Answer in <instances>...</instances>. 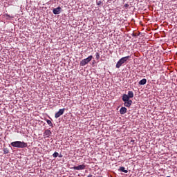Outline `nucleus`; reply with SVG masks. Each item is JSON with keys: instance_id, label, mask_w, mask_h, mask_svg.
<instances>
[{"instance_id": "obj_17", "label": "nucleus", "mask_w": 177, "mask_h": 177, "mask_svg": "<svg viewBox=\"0 0 177 177\" xmlns=\"http://www.w3.org/2000/svg\"><path fill=\"white\" fill-rule=\"evenodd\" d=\"M4 17H10V15H8V14H4Z\"/></svg>"}, {"instance_id": "obj_4", "label": "nucleus", "mask_w": 177, "mask_h": 177, "mask_svg": "<svg viewBox=\"0 0 177 177\" xmlns=\"http://www.w3.org/2000/svg\"><path fill=\"white\" fill-rule=\"evenodd\" d=\"M92 59H93V56L90 55L87 58L82 59L80 62V66L82 67L86 66V64H88L89 63V62H91L92 60Z\"/></svg>"}, {"instance_id": "obj_6", "label": "nucleus", "mask_w": 177, "mask_h": 177, "mask_svg": "<svg viewBox=\"0 0 177 177\" xmlns=\"http://www.w3.org/2000/svg\"><path fill=\"white\" fill-rule=\"evenodd\" d=\"M85 165H80L79 166H75L72 168V169H75L76 171H82V169H85Z\"/></svg>"}, {"instance_id": "obj_7", "label": "nucleus", "mask_w": 177, "mask_h": 177, "mask_svg": "<svg viewBox=\"0 0 177 177\" xmlns=\"http://www.w3.org/2000/svg\"><path fill=\"white\" fill-rule=\"evenodd\" d=\"M127 96L129 99H132L133 97V91H128L127 94H123L122 97Z\"/></svg>"}, {"instance_id": "obj_8", "label": "nucleus", "mask_w": 177, "mask_h": 177, "mask_svg": "<svg viewBox=\"0 0 177 177\" xmlns=\"http://www.w3.org/2000/svg\"><path fill=\"white\" fill-rule=\"evenodd\" d=\"M62 12V8L61 7H57L56 8H54L53 10V13L54 15H59V13Z\"/></svg>"}, {"instance_id": "obj_12", "label": "nucleus", "mask_w": 177, "mask_h": 177, "mask_svg": "<svg viewBox=\"0 0 177 177\" xmlns=\"http://www.w3.org/2000/svg\"><path fill=\"white\" fill-rule=\"evenodd\" d=\"M119 171L120 172H124V174H128V170L125 169V167H120L119 168Z\"/></svg>"}, {"instance_id": "obj_20", "label": "nucleus", "mask_w": 177, "mask_h": 177, "mask_svg": "<svg viewBox=\"0 0 177 177\" xmlns=\"http://www.w3.org/2000/svg\"><path fill=\"white\" fill-rule=\"evenodd\" d=\"M132 37H136V35H135V33H133Z\"/></svg>"}, {"instance_id": "obj_21", "label": "nucleus", "mask_w": 177, "mask_h": 177, "mask_svg": "<svg viewBox=\"0 0 177 177\" xmlns=\"http://www.w3.org/2000/svg\"><path fill=\"white\" fill-rule=\"evenodd\" d=\"M59 157H62V155L59 156Z\"/></svg>"}, {"instance_id": "obj_18", "label": "nucleus", "mask_w": 177, "mask_h": 177, "mask_svg": "<svg viewBox=\"0 0 177 177\" xmlns=\"http://www.w3.org/2000/svg\"><path fill=\"white\" fill-rule=\"evenodd\" d=\"M100 3H102V1H99L97 2V4L98 6L100 5Z\"/></svg>"}, {"instance_id": "obj_22", "label": "nucleus", "mask_w": 177, "mask_h": 177, "mask_svg": "<svg viewBox=\"0 0 177 177\" xmlns=\"http://www.w3.org/2000/svg\"><path fill=\"white\" fill-rule=\"evenodd\" d=\"M91 176H89L88 177H91Z\"/></svg>"}, {"instance_id": "obj_11", "label": "nucleus", "mask_w": 177, "mask_h": 177, "mask_svg": "<svg viewBox=\"0 0 177 177\" xmlns=\"http://www.w3.org/2000/svg\"><path fill=\"white\" fill-rule=\"evenodd\" d=\"M146 82H147V80L142 79L138 82V84L139 85H146Z\"/></svg>"}, {"instance_id": "obj_9", "label": "nucleus", "mask_w": 177, "mask_h": 177, "mask_svg": "<svg viewBox=\"0 0 177 177\" xmlns=\"http://www.w3.org/2000/svg\"><path fill=\"white\" fill-rule=\"evenodd\" d=\"M51 135H52V131H50V130H49V129L45 130V131L44 133V137L45 138H49V136H50Z\"/></svg>"}, {"instance_id": "obj_15", "label": "nucleus", "mask_w": 177, "mask_h": 177, "mask_svg": "<svg viewBox=\"0 0 177 177\" xmlns=\"http://www.w3.org/2000/svg\"><path fill=\"white\" fill-rule=\"evenodd\" d=\"M53 157L54 158H56L57 157H59V153L55 152V153L53 154Z\"/></svg>"}, {"instance_id": "obj_2", "label": "nucleus", "mask_w": 177, "mask_h": 177, "mask_svg": "<svg viewBox=\"0 0 177 177\" xmlns=\"http://www.w3.org/2000/svg\"><path fill=\"white\" fill-rule=\"evenodd\" d=\"M131 57L130 56H127V57H122L116 64V68H120L121 67V66H122V64H124V63H127V62H128V60H129V58Z\"/></svg>"}, {"instance_id": "obj_19", "label": "nucleus", "mask_w": 177, "mask_h": 177, "mask_svg": "<svg viewBox=\"0 0 177 177\" xmlns=\"http://www.w3.org/2000/svg\"><path fill=\"white\" fill-rule=\"evenodd\" d=\"M124 6H125V8H128V6H129V4H125Z\"/></svg>"}, {"instance_id": "obj_10", "label": "nucleus", "mask_w": 177, "mask_h": 177, "mask_svg": "<svg viewBox=\"0 0 177 177\" xmlns=\"http://www.w3.org/2000/svg\"><path fill=\"white\" fill-rule=\"evenodd\" d=\"M127 108L126 107H124L122 106L120 109V114H125L127 113Z\"/></svg>"}, {"instance_id": "obj_16", "label": "nucleus", "mask_w": 177, "mask_h": 177, "mask_svg": "<svg viewBox=\"0 0 177 177\" xmlns=\"http://www.w3.org/2000/svg\"><path fill=\"white\" fill-rule=\"evenodd\" d=\"M3 153L4 154H8L9 153V149H8V148L3 149Z\"/></svg>"}, {"instance_id": "obj_5", "label": "nucleus", "mask_w": 177, "mask_h": 177, "mask_svg": "<svg viewBox=\"0 0 177 177\" xmlns=\"http://www.w3.org/2000/svg\"><path fill=\"white\" fill-rule=\"evenodd\" d=\"M64 111H66V109L63 108L62 109H59L58 112H57L55 115V118H59L61 115H63L64 114Z\"/></svg>"}, {"instance_id": "obj_1", "label": "nucleus", "mask_w": 177, "mask_h": 177, "mask_svg": "<svg viewBox=\"0 0 177 177\" xmlns=\"http://www.w3.org/2000/svg\"><path fill=\"white\" fill-rule=\"evenodd\" d=\"M12 147H17L18 149H24L27 147L28 145L24 141H15L10 143Z\"/></svg>"}, {"instance_id": "obj_14", "label": "nucleus", "mask_w": 177, "mask_h": 177, "mask_svg": "<svg viewBox=\"0 0 177 177\" xmlns=\"http://www.w3.org/2000/svg\"><path fill=\"white\" fill-rule=\"evenodd\" d=\"M95 59L96 60H99V59H100V54L99 53H95Z\"/></svg>"}, {"instance_id": "obj_3", "label": "nucleus", "mask_w": 177, "mask_h": 177, "mask_svg": "<svg viewBox=\"0 0 177 177\" xmlns=\"http://www.w3.org/2000/svg\"><path fill=\"white\" fill-rule=\"evenodd\" d=\"M122 100H123L124 106H125V107H130L132 106V100H129L128 96L126 95L125 97H122Z\"/></svg>"}, {"instance_id": "obj_13", "label": "nucleus", "mask_w": 177, "mask_h": 177, "mask_svg": "<svg viewBox=\"0 0 177 177\" xmlns=\"http://www.w3.org/2000/svg\"><path fill=\"white\" fill-rule=\"evenodd\" d=\"M46 122H47V124H48L50 127H51L52 128H53V124L52 123V121H50V120H46Z\"/></svg>"}]
</instances>
